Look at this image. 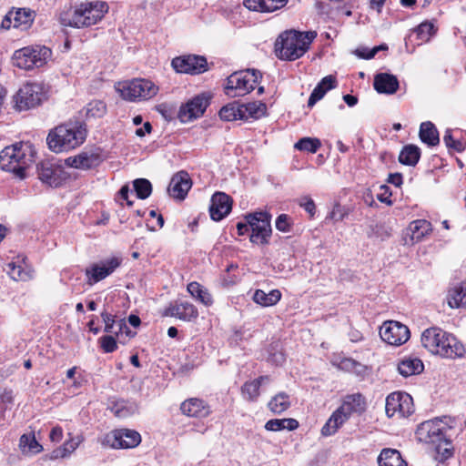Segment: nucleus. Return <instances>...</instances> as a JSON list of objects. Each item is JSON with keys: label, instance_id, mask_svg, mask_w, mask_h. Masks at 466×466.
<instances>
[{"label": "nucleus", "instance_id": "40", "mask_svg": "<svg viewBox=\"0 0 466 466\" xmlns=\"http://www.w3.org/2000/svg\"><path fill=\"white\" fill-rule=\"evenodd\" d=\"M6 271L10 278L15 281H26L32 278V272L30 269H26L22 265L15 262L7 264Z\"/></svg>", "mask_w": 466, "mask_h": 466}, {"label": "nucleus", "instance_id": "47", "mask_svg": "<svg viewBox=\"0 0 466 466\" xmlns=\"http://www.w3.org/2000/svg\"><path fill=\"white\" fill-rule=\"evenodd\" d=\"M80 441H81L78 438L70 439L64 444L63 448L55 450L52 452V458H54V459H57L59 457L63 458V457H66V455L72 453L78 447Z\"/></svg>", "mask_w": 466, "mask_h": 466}, {"label": "nucleus", "instance_id": "49", "mask_svg": "<svg viewBox=\"0 0 466 466\" xmlns=\"http://www.w3.org/2000/svg\"><path fill=\"white\" fill-rule=\"evenodd\" d=\"M443 142L448 148H452L456 152H462L465 149V145L462 141L454 139L451 134V130H447L443 136Z\"/></svg>", "mask_w": 466, "mask_h": 466}, {"label": "nucleus", "instance_id": "63", "mask_svg": "<svg viewBox=\"0 0 466 466\" xmlns=\"http://www.w3.org/2000/svg\"><path fill=\"white\" fill-rule=\"evenodd\" d=\"M354 54L360 58H363V59H371L372 58V57L368 56L370 54V49L366 46H360V47L357 48L354 51Z\"/></svg>", "mask_w": 466, "mask_h": 466}, {"label": "nucleus", "instance_id": "20", "mask_svg": "<svg viewBox=\"0 0 466 466\" xmlns=\"http://www.w3.org/2000/svg\"><path fill=\"white\" fill-rule=\"evenodd\" d=\"M232 208L231 198L224 192H216L210 200V218L215 221L223 219Z\"/></svg>", "mask_w": 466, "mask_h": 466}, {"label": "nucleus", "instance_id": "52", "mask_svg": "<svg viewBox=\"0 0 466 466\" xmlns=\"http://www.w3.org/2000/svg\"><path fill=\"white\" fill-rule=\"evenodd\" d=\"M276 228L281 232L288 233L291 230V218L287 214H280L275 222Z\"/></svg>", "mask_w": 466, "mask_h": 466}, {"label": "nucleus", "instance_id": "44", "mask_svg": "<svg viewBox=\"0 0 466 466\" xmlns=\"http://www.w3.org/2000/svg\"><path fill=\"white\" fill-rule=\"evenodd\" d=\"M320 146V141L318 138L303 137L295 144V148L301 151L316 153Z\"/></svg>", "mask_w": 466, "mask_h": 466}, {"label": "nucleus", "instance_id": "48", "mask_svg": "<svg viewBox=\"0 0 466 466\" xmlns=\"http://www.w3.org/2000/svg\"><path fill=\"white\" fill-rule=\"evenodd\" d=\"M451 438H447V441H442L441 442H438L435 444V451L437 453L436 459L440 461H443L450 458L452 454L451 452Z\"/></svg>", "mask_w": 466, "mask_h": 466}, {"label": "nucleus", "instance_id": "32", "mask_svg": "<svg viewBox=\"0 0 466 466\" xmlns=\"http://www.w3.org/2000/svg\"><path fill=\"white\" fill-rule=\"evenodd\" d=\"M35 13L30 9L21 8L13 15V26L27 30L33 24Z\"/></svg>", "mask_w": 466, "mask_h": 466}, {"label": "nucleus", "instance_id": "37", "mask_svg": "<svg viewBox=\"0 0 466 466\" xmlns=\"http://www.w3.org/2000/svg\"><path fill=\"white\" fill-rule=\"evenodd\" d=\"M268 407L273 413L280 414L290 407L289 396L285 392H279L270 400Z\"/></svg>", "mask_w": 466, "mask_h": 466}, {"label": "nucleus", "instance_id": "23", "mask_svg": "<svg viewBox=\"0 0 466 466\" xmlns=\"http://www.w3.org/2000/svg\"><path fill=\"white\" fill-rule=\"evenodd\" d=\"M191 186L192 182L188 174L185 171H180L172 177L167 190L171 197L184 199Z\"/></svg>", "mask_w": 466, "mask_h": 466}, {"label": "nucleus", "instance_id": "26", "mask_svg": "<svg viewBox=\"0 0 466 466\" xmlns=\"http://www.w3.org/2000/svg\"><path fill=\"white\" fill-rule=\"evenodd\" d=\"M288 0H244V5L253 11L273 12L282 8Z\"/></svg>", "mask_w": 466, "mask_h": 466}, {"label": "nucleus", "instance_id": "42", "mask_svg": "<svg viewBox=\"0 0 466 466\" xmlns=\"http://www.w3.org/2000/svg\"><path fill=\"white\" fill-rule=\"evenodd\" d=\"M134 190L139 199H147L152 193V184L147 178H137L133 181Z\"/></svg>", "mask_w": 466, "mask_h": 466}, {"label": "nucleus", "instance_id": "17", "mask_svg": "<svg viewBox=\"0 0 466 466\" xmlns=\"http://www.w3.org/2000/svg\"><path fill=\"white\" fill-rule=\"evenodd\" d=\"M171 65L177 73L199 75L208 70L206 57L197 55H187L175 57Z\"/></svg>", "mask_w": 466, "mask_h": 466}, {"label": "nucleus", "instance_id": "30", "mask_svg": "<svg viewBox=\"0 0 466 466\" xmlns=\"http://www.w3.org/2000/svg\"><path fill=\"white\" fill-rule=\"evenodd\" d=\"M96 162L97 157L88 153H81L66 159V164L68 167L79 169H90L96 165Z\"/></svg>", "mask_w": 466, "mask_h": 466}, {"label": "nucleus", "instance_id": "36", "mask_svg": "<svg viewBox=\"0 0 466 466\" xmlns=\"http://www.w3.org/2000/svg\"><path fill=\"white\" fill-rule=\"evenodd\" d=\"M187 291L205 306H210L213 303L212 296L208 289L196 281L187 285Z\"/></svg>", "mask_w": 466, "mask_h": 466}, {"label": "nucleus", "instance_id": "6", "mask_svg": "<svg viewBox=\"0 0 466 466\" xmlns=\"http://www.w3.org/2000/svg\"><path fill=\"white\" fill-rule=\"evenodd\" d=\"M51 56V49L45 46H29L15 51L12 62L20 69L31 70L43 66Z\"/></svg>", "mask_w": 466, "mask_h": 466}, {"label": "nucleus", "instance_id": "51", "mask_svg": "<svg viewBox=\"0 0 466 466\" xmlns=\"http://www.w3.org/2000/svg\"><path fill=\"white\" fill-rule=\"evenodd\" d=\"M101 318L105 323V329L104 331L109 334H114L117 319H116V316L104 310L101 313Z\"/></svg>", "mask_w": 466, "mask_h": 466}, {"label": "nucleus", "instance_id": "45", "mask_svg": "<svg viewBox=\"0 0 466 466\" xmlns=\"http://www.w3.org/2000/svg\"><path fill=\"white\" fill-rule=\"evenodd\" d=\"M106 112V106L102 100H93L87 104L86 116L88 117L99 118Z\"/></svg>", "mask_w": 466, "mask_h": 466}, {"label": "nucleus", "instance_id": "22", "mask_svg": "<svg viewBox=\"0 0 466 466\" xmlns=\"http://www.w3.org/2000/svg\"><path fill=\"white\" fill-rule=\"evenodd\" d=\"M164 316L175 317L183 321H191L198 318V311L193 304L187 301H181L170 304L165 309Z\"/></svg>", "mask_w": 466, "mask_h": 466}, {"label": "nucleus", "instance_id": "4", "mask_svg": "<svg viewBox=\"0 0 466 466\" xmlns=\"http://www.w3.org/2000/svg\"><path fill=\"white\" fill-rule=\"evenodd\" d=\"M35 150L28 143H16L5 147L0 152V167L15 174L19 178L25 177V169L35 161Z\"/></svg>", "mask_w": 466, "mask_h": 466}, {"label": "nucleus", "instance_id": "25", "mask_svg": "<svg viewBox=\"0 0 466 466\" xmlns=\"http://www.w3.org/2000/svg\"><path fill=\"white\" fill-rule=\"evenodd\" d=\"M374 89L380 94L392 95L399 88V81L393 75L380 73L374 77Z\"/></svg>", "mask_w": 466, "mask_h": 466}, {"label": "nucleus", "instance_id": "56", "mask_svg": "<svg viewBox=\"0 0 466 466\" xmlns=\"http://www.w3.org/2000/svg\"><path fill=\"white\" fill-rule=\"evenodd\" d=\"M276 348L277 347L271 346L268 361L277 366L282 365L285 361V355L281 351L271 352V350H276Z\"/></svg>", "mask_w": 466, "mask_h": 466}, {"label": "nucleus", "instance_id": "60", "mask_svg": "<svg viewBox=\"0 0 466 466\" xmlns=\"http://www.w3.org/2000/svg\"><path fill=\"white\" fill-rule=\"evenodd\" d=\"M317 36V33L313 31H309L306 33H299V38L302 39V43L305 44L306 52L308 51L309 45L314 40V38Z\"/></svg>", "mask_w": 466, "mask_h": 466}, {"label": "nucleus", "instance_id": "27", "mask_svg": "<svg viewBox=\"0 0 466 466\" xmlns=\"http://www.w3.org/2000/svg\"><path fill=\"white\" fill-rule=\"evenodd\" d=\"M447 302L451 309L466 308V282L456 285L449 289Z\"/></svg>", "mask_w": 466, "mask_h": 466}, {"label": "nucleus", "instance_id": "38", "mask_svg": "<svg viewBox=\"0 0 466 466\" xmlns=\"http://www.w3.org/2000/svg\"><path fill=\"white\" fill-rule=\"evenodd\" d=\"M219 116L222 120L226 121L244 119L241 105L238 104L237 102L228 104L220 109Z\"/></svg>", "mask_w": 466, "mask_h": 466}, {"label": "nucleus", "instance_id": "18", "mask_svg": "<svg viewBox=\"0 0 466 466\" xmlns=\"http://www.w3.org/2000/svg\"><path fill=\"white\" fill-rule=\"evenodd\" d=\"M37 174L39 179L52 187H57L66 179V174L64 169L51 161H42L37 165Z\"/></svg>", "mask_w": 466, "mask_h": 466}, {"label": "nucleus", "instance_id": "9", "mask_svg": "<svg viewBox=\"0 0 466 466\" xmlns=\"http://www.w3.org/2000/svg\"><path fill=\"white\" fill-rule=\"evenodd\" d=\"M118 91L126 100H147L157 95L158 87L150 80L137 78L120 83Z\"/></svg>", "mask_w": 466, "mask_h": 466}, {"label": "nucleus", "instance_id": "57", "mask_svg": "<svg viewBox=\"0 0 466 466\" xmlns=\"http://www.w3.org/2000/svg\"><path fill=\"white\" fill-rule=\"evenodd\" d=\"M299 205L310 215V217L314 216L316 206L312 198L309 197H304L300 199Z\"/></svg>", "mask_w": 466, "mask_h": 466}, {"label": "nucleus", "instance_id": "7", "mask_svg": "<svg viewBox=\"0 0 466 466\" xmlns=\"http://www.w3.org/2000/svg\"><path fill=\"white\" fill-rule=\"evenodd\" d=\"M261 77L262 74L257 69L235 72L227 79L225 93L230 97L243 96L255 88Z\"/></svg>", "mask_w": 466, "mask_h": 466}, {"label": "nucleus", "instance_id": "14", "mask_svg": "<svg viewBox=\"0 0 466 466\" xmlns=\"http://www.w3.org/2000/svg\"><path fill=\"white\" fill-rule=\"evenodd\" d=\"M141 442L140 434L128 429H119L111 431L104 438L103 444L114 449H130Z\"/></svg>", "mask_w": 466, "mask_h": 466}, {"label": "nucleus", "instance_id": "39", "mask_svg": "<svg viewBox=\"0 0 466 466\" xmlns=\"http://www.w3.org/2000/svg\"><path fill=\"white\" fill-rule=\"evenodd\" d=\"M19 447L23 452L39 453L42 446L35 440L34 433H25L20 437Z\"/></svg>", "mask_w": 466, "mask_h": 466}, {"label": "nucleus", "instance_id": "29", "mask_svg": "<svg viewBox=\"0 0 466 466\" xmlns=\"http://www.w3.org/2000/svg\"><path fill=\"white\" fill-rule=\"evenodd\" d=\"M424 365L418 358H405L398 363V370L403 377L420 374L423 371Z\"/></svg>", "mask_w": 466, "mask_h": 466}, {"label": "nucleus", "instance_id": "35", "mask_svg": "<svg viewBox=\"0 0 466 466\" xmlns=\"http://www.w3.org/2000/svg\"><path fill=\"white\" fill-rule=\"evenodd\" d=\"M299 426V421L295 419H272L266 422L265 429L269 431H279L282 430L294 431Z\"/></svg>", "mask_w": 466, "mask_h": 466}, {"label": "nucleus", "instance_id": "1", "mask_svg": "<svg viewBox=\"0 0 466 466\" xmlns=\"http://www.w3.org/2000/svg\"><path fill=\"white\" fill-rule=\"evenodd\" d=\"M421 344L432 354L443 358H460L465 353L463 345L455 336L438 327L429 328L422 332Z\"/></svg>", "mask_w": 466, "mask_h": 466}, {"label": "nucleus", "instance_id": "11", "mask_svg": "<svg viewBox=\"0 0 466 466\" xmlns=\"http://www.w3.org/2000/svg\"><path fill=\"white\" fill-rule=\"evenodd\" d=\"M270 218L267 212H255L245 216L252 231L249 236L252 243L260 245L268 243L272 233Z\"/></svg>", "mask_w": 466, "mask_h": 466}, {"label": "nucleus", "instance_id": "58", "mask_svg": "<svg viewBox=\"0 0 466 466\" xmlns=\"http://www.w3.org/2000/svg\"><path fill=\"white\" fill-rule=\"evenodd\" d=\"M358 366H360V363L354 360L353 359L345 358L341 360L339 363V368L341 370H347V371H352L354 370Z\"/></svg>", "mask_w": 466, "mask_h": 466}, {"label": "nucleus", "instance_id": "21", "mask_svg": "<svg viewBox=\"0 0 466 466\" xmlns=\"http://www.w3.org/2000/svg\"><path fill=\"white\" fill-rule=\"evenodd\" d=\"M431 224L426 219H417L410 223L403 238L405 245H413L431 232Z\"/></svg>", "mask_w": 466, "mask_h": 466}, {"label": "nucleus", "instance_id": "34", "mask_svg": "<svg viewBox=\"0 0 466 466\" xmlns=\"http://www.w3.org/2000/svg\"><path fill=\"white\" fill-rule=\"evenodd\" d=\"M420 138L429 146H436L440 142L439 132L431 122H423L420 127Z\"/></svg>", "mask_w": 466, "mask_h": 466}, {"label": "nucleus", "instance_id": "41", "mask_svg": "<svg viewBox=\"0 0 466 466\" xmlns=\"http://www.w3.org/2000/svg\"><path fill=\"white\" fill-rule=\"evenodd\" d=\"M241 110L244 115V119H247L248 116L258 118L264 115L266 106L261 102H251L246 105H241Z\"/></svg>", "mask_w": 466, "mask_h": 466}, {"label": "nucleus", "instance_id": "50", "mask_svg": "<svg viewBox=\"0 0 466 466\" xmlns=\"http://www.w3.org/2000/svg\"><path fill=\"white\" fill-rule=\"evenodd\" d=\"M100 347L106 353H112L116 350L117 344L113 335H106L99 339Z\"/></svg>", "mask_w": 466, "mask_h": 466}, {"label": "nucleus", "instance_id": "3", "mask_svg": "<svg viewBox=\"0 0 466 466\" xmlns=\"http://www.w3.org/2000/svg\"><path fill=\"white\" fill-rule=\"evenodd\" d=\"M107 12L108 5L104 1L86 2L60 14L59 20L65 26L88 27L101 21Z\"/></svg>", "mask_w": 466, "mask_h": 466}, {"label": "nucleus", "instance_id": "28", "mask_svg": "<svg viewBox=\"0 0 466 466\" xmlns=\"http://www.w3.org/2000/svg\"><path fill=\"white\" fill-rule=\"evenodd\" d=\"M379 466H408L400 452L396 449L385 448L378 457Z\"/></svg>", "mask_w": 466, "mask_h": 466}, {"label": "nucleus", "instance_id": "5", "mask_svg": "<svg viewBox=\"0 0 466 466\" xmlns=\"http://www.w3.org/2000/svg\"><path fill=\"white\" fill-rule=\"evenodd\" d=\"M365 410V401L361 394L348 395L342 404L332 413L321 429L323 436L334 434L347 421L352 413H361Z\"/></svg>", "mask_w": 466, "mask_h": 466}, {"label": "nucleus", "instance_id": "31", "mask_svg": "<svg viewBox=\"0 0 466 466\" xmlns=\"http://www.w3.org/2000/svg\"><path fill=\"white\" fill-rule=\"evenodd\" d=\"M281 292L279 289H272L266 293L262 289H257L252 297L253 301L262 307L276 305L281 299Z\"/></svg>", "mask_w": 466, "mask_h": 466}, {"label": "nucleus", "instance_id": "55", "mask_svg": "<svg viewBox=\"0 0 466 466\" xmlns=\"http://www.w3.org/2000/svg\"><path fill=\"white\" fill-rule=\"evenodd\" d=\"M126 333L128 337H134L136 332H132L128 326L127 325V322L125 319H117L116 324V329L114 335L118 336L119 334Z\"/></svg>", "mask_w": 466, "mask_h": 466}, {"label": "nucleus", "instance_id": "33", "mask_svg": "<svg viewBox=\"0 0 466 466\" xmlns=\"http://www.w3.org/2000/svg\"><path fill=\"white\" fill-rule=\"evenodd\" d=\"M420 158V149L419 147L410 144L401 149L399 161L406 166H415Z\"/></svg>", "mask_w": 466, "mask_h": 466}, {"label": "nucleus", "instance_id": "16", "mask_svg": "<svg viewBox=\"0 0 466 466\" xmlns=\"http://www.w3.org/2000/svg\"><path fill=\"white\" fill-rule=\"evenodd\" d=\"M210 96L206 93L199 94L191 100L182 105L179 108L177 117L182 123L189 122L200 117L209 105Z\"/></svg>", "mask_w": 466, "mask_h": 466}, {"label": "nucleus", "instance_id": "15", "mask_svg": "<svg viewBox=\"0 0 466 466\" xmlns=\"http://www.w3.org/2000/svg\"><path fill=\"white\" fill-rule=\"evenodd\" d=\"M380 336L389 345L400 346L410 337L409 328L395 320L385 321L380 329Z\"/></svg>", "mask_w": 466, "mask_h": 466}, {"label": "nucleus", "instance_id": "62", "mask_svg": "<svg viewBox=\"0 0 466 466\" xmlns=\"http://www.w3.org/2000/svg\"><path fill=\"white\" fill-rule=\"evenodd\" d=\"M387 182L400 187L402 184V175L400 173L390 174Z\"/></svg>", "mask_w": 466, "mask_h": 466}, {"label": "nucleus", "instance_id": "19", "mask_svg": "<svg viewBox=\"0 0 466 466\" xmlns=\"http://www.w3.org/2000/svg\"><path fill=\"white\" fill-rule=\"evenodd\" d=\"M121 260L118 258H111L100 263L92 264L86 269V275L90 285L95 284L112 274L119 266Z\"/></svg>", "mask_w": 466, "mask_h": 466}, {"label": "nucleus", "instance_id": "8", "mask_svg": "<svg viewBox=\"0 0 466 466\" xmlns=\"http://www.w3.org/2000/svg\"><path fill=\"white\" fill-rule=\"evenodd\" d=\"M305 44L299 38V32L286 31L275 43L276 56L282 60L294 61L306 53Z\"/></svg>", "mask_w": 466, "mask_h": 466}, {"label": "nucleus", "instance_id": "61", "mask_svg": "<svg viewBox=\"0 0 466 466\" xmlns=\"http://www.w3.org/2000/svg\"><path fill=\"white\" fill-rule=\"evenodd\" d=\"M49 438L53 442H59L63 438V430L61 427H54L49 434Z\"/></svg>", "mask_w": 466, "mask_h": 466}, {"label": "nucleus", "instance_id": "10", "mask_svg": "<svg viewBox=\"0 0 466 466\" xmlns=\"http://www.w3.org/2000/svg\"><path fill=\"white\" fill-rule=\"evenodd\" d=\"M450 431L451 427L448 426L447 422L435 419L420 423L416 430V437L420 442L435 445L442 441H447V438H451Z\"/></svg>", "mask_w": 466, "mask_h": 466}, {"label": "nucleus", "instance_id": "46", "mask_svg": "<svg viewBox=\"0 0 466 466\" xmlns=\"http://www.w3.org/2000/svg\"><path fill=\"white\" fill-rule=\"evenodd\" d=\"M414 32L417 34L419 40L427 42L435 34L436 28L432 23L426 21L418 25Z\"/></svg>", "mask_w": 466, "mask_h": 466}, {"label": "nucleus", "instance_id": "13", "mask_svg": "<svg viewBox=\"0 0 466 466\" xmlns=\"http://www.w3.org/2000/svg\"><path fill=\"white\" fill-rule=\"evenodd\" d=\"M385 410L388 417H409L414 412L412 397L406 392H392L386 398Z\"/></svg>", "mask_w": 466, "mask_h": 466}, {"label": "nucleus", "instance_id": "59", "mask_svg": "<svg viewBox=\"0 0 466 466\" xmlns=\"http://www.w3.org/2000/svg\"><path fill=\"white\" fill-rule=\"evenodd\" d=\"M318 85L329 91L336 86V78L331 75L323 77Z\"/></svg>", "mask_w": 466, "mask_h": 466}, {"label": "nucleus", "instance_id": "12", "mask_svg": "<svg viewBox=\"0 0 466 466\" xmlns=\"http://www.w3.org/2000/svg\"><path fill=\"white\" fill-rule=\"evenodd\" d=\"M46 98V91L43 85L27 83L15 96V106L19 110H27L39 106Z\"/></svg>", "mask_w": 466, "mask_h": 466}, {"label": "nucleus", "instance_id": "53", "mask_svg": "<svg viewBox=\"0 0 466 466\" xmlns=\"http://www.w3.org/2000/svg\"><path fill=\"white\" fill-rule=\"evenodd\" d=\"M373 233L377 238L385 240L391 237L392 228L386 224H377L373 228Z\"/></svg>", "mask_w": 466, "mask_h": 466}, {"label": "nucleus", "instance_id": "24", "mask_svg": "<svg viewBox=\"0 0 466 466\" xmlns=\"http://www.w3.org/2000/svg\"><path fill=\"white\" fill-rule=\"evenodd\" d=\"M180 410L188 417L205 418L210 414V407L201 399L191 398L181 403Z\"/></svg>", "mask_w": 466, "mask_h": 466}, {"label": "nucleus", "instance_id": "2", "mask_svg": "<svg viewBox=\"0 0 466 466\" xmlns=\"http://www.w3.org/2000/svg\"><path fill=\"white\" fill-rule=\"evenodd\" d=\"M86 137L85 124L69 121L51 130L46 137L50 150L55 153L69 151L82 145Z\"/></svg>", "mask_w": 466, "mask_h": 466}, {"label": "nucleus", "instance_id": "64", "mask_svg": "<svg viewBox=\"0 0 466 466\" xmlns=\"http://www.w3.org/2000/svg\"><path fill=\"white\" fill-rule=\"evenodd\" d=\"M152 131V125L149 122L144 123L143 127H139L136 130V135L139 137H145L146 133L150 134Z\"/></svg>", "mask_w": 466, "mask_h": 466}, {"label": "nucleus", "instance_id": "43", "mask_svg": "<svg viewBox=\"0 0 466 466\" xmlns=\"http://www.w3.org/2000/svg\"><path fill=\"white\" fill-rule=\"evenodd\" d=\"M259 388L258 381H247L241 387V393L245 400L253 402L259 396Z\"/></svg>", "mask_w": 466, "mask_h": 466}, {"label": "nucleus", "instance_id": "54", "mask_svg": "<svg viewBox=\"0 0 466 466\" xmlns=\"http://www.w3.org/2000/svg\"><path fill=\"white\" fill-rule=\"evenodd\" d=\"M326 93L327 90H325L324 87L317 85L309 96L308 100V106L312 107L319 100L324 96Z\"/></svg>", "mask_w": 466, "mask_h": 466}]
</instances>
